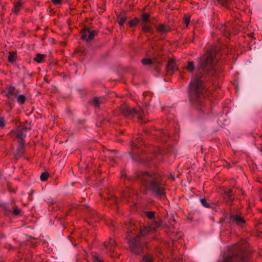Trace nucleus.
Instances as JSON below:
<instances>
[{
    "label": "nucleus",
    "instance_id": "obj_39",
    "mask_svg": "<svg viewBox=\"0 0 262 262\" xmlns=\"http://www.w3.org/2000/svg\"><path fill=\"white\" fill-rule=\"evenodd\" d=\"M52 3L54 5L60 4L61 3V0H52Z\"/></svg>",
    "mask_w": 262,
    "mask_h": 262
},
{
    "label": "nucleus",
    "instance_id": "obj_19",
    "mask_svg": "<svg viewBox=\"0 0 262 262\" xmlns=\"http://www.w3.org/2000/svg\"><path fill=\"white\" fill-rule=\"evenodd\" d=\"M225 197L228 198V199L230 201H233L234 199L232 190L231 189H228L225 191Z\"/></svg>",
    "mask_w": 262,
    "mask_h": 262
},
{
    "label": "nucleus",
    "instance_id": "obj_14",
    "mask_svg": "<svg viewBox=\"0 0 262 262\" xmlns=\"http://www.w3.org/2000/svg\"><path fill=\"white\" fill-rule=\"evenodd\" d=\"M18 143L19 144L17 147V149L15 155L16 159H18V158L21 157L25 152V142Z\"/></svg>",
    "mask_w": 262,
    "mask_h": 262
},
{
    "label": "nucleus",
    "instance_id": "obj_37",
    "mask_svg": "<svg viewBox=\"0 0 262 262\" xmlns=\"http://www.w3.org/2000/svg\"><path fill=\"white\" fill-rule=\"evenodd\" d=\"M6 121L4 117H0V127H4L5 126Z\"/></svg>",
    "mask_w": 262,
    "mask_h": 262
},
{
    "label": "nucleus",
    "instance_id": "obj_10",
    "mask_svg": "<svg viewBox=\"0 0 262 262\" xmlns=\"http://www.w3.org/2000/svg\"><path fill=\"white\" fill-rule=\"evenodd\" d=\"M229 219L230 223L235 224L236 225L240 226H243L246 222L243 217L237 214L231 213L229 215Z\"/></svg>",
    "mask_w": 262,
    "mask_h": 262
},
{
    "label": "nucleus",
    "instance_id": "obj_15",
    "mask_svg": "<svg viewBox=\"0 0 262 262\" xmlns=\"http://www.w3.org/2000/svg\"><path fill=\"white\" fill-rule=\"evenodd\" d=\"M18 93V90L13 86L9 85L7 87V92L6 96L9 98L11 96L16 97Z\"/></svg>",
    "mask_w": 262,
    "mask_h": 262
},
{
    "label": "nucleus",
    "instance_id": "obj_32",
    "mask_svg": "<svg viewBox=\"0 0 262 262\" xmlns=\"http://www.w3.org/2000/svg\"><path fill=\"white\" fill-rule=\"evenodd\" d=\"M202 205L206 208H211L210 205L207 202V200L205 199L202 198L200 199Z\"/></svg>",
    "mask_w": 262,
    "mask_h": 262
},
{
    "label": "nucleus",
    "instance_id": "obj_7",
    "mask_svg": "<svg viewBox=\"0 0 262 262\" xmlns=\"http://www.w3.org/2000/svg\"><path fill=\"white\" fill-rule=\"evenodd\" d=\"M142 135H138V137H137L135 139H134V141L132 142V151L130 152V154L132 158L134 159L135 160H138L137 159L135 158V156H139V152L137 150L140 148L139 144L142 141Z\"/></svg>",
    "mask_w": 262,
    "mask_h": 262
},
{
    "label": "nucleus",
    "instance_id": "obj_17",
    "mask_svg": "<svg viewBox=\"0 0 262 262\" xmlns=\"http://www.w3.org/2000/svg\"><path fill=\"white\" fill-rule=\"evenodd\" d=\"M157 30L159 33L164 34L168 32L170 30V28L168 25L159 24L157 26Z\"/></svg>",
    "mask_w": 262,
    "mask_h": 262
},
{
    "label": "nucleus",
    "instance_id": "obj_20",
    "mask_svg": "<svg viewBox=\"0 0 262 262\" xmlns=\"http://www.w3.org/2000/svg\"><path fill=\"white\" fill-rule=\"evenodd\" d=\"M45 57V55L40 53H37L36 57L34 58V60L37 63L41 62Z\"/></svg>",
    "mask_w": 262,
    "mask_h": 262
},
{
    "label": "nucleus",
    "instance_id": "obj_16",
    "mask_svg": "<svg viewBox=\"0 0 262 262\" xmlns=\"http://www.w3.org/2000/svg\"><path fill=\"white\" fill-rule=\"evenodd\" d=\"M23 5V3L21 2V0H17L13 4V8L12 10V12L15 14H17Z\"/></svg>",
    "mask_w": 262,
    "mask_h": 262
},
{
    "label": "nucleus",
    "instance_id": "obj_34",
    "mask_svg": "<svg viewBox=\"0 0 262 262\" xmlns=\"http://www.w3.org/2000/svg\"><path fill=\"white\" fill-rule=\"evenodd\" d=\"M15 60V57L14 54H12L11 53H10L8 56V61L10 62H13Z\"/></svg>",
    "mask_w": 262,
    "mask_h": 262
},
{
    "label": "nucleus",
    "instance_id": "obj_8",
    "mask_svg": "<svg viewBox=\"0 0 262 262\" xmlns=\"http://www.w3.org/2000/svg\"><path fill=\"white\" fill-rule=\"evenodd\" d=\"M117 151L104 149L103 150V155L105 158V161L111 166H113L115 163L114 158L116 157Z\"/></svg>",
    "mask_w": 262,
    "mask_h": 262
},
{
    "label": "nucleus",
    "instance_id": "obj_36",
    "mask_svg": "<svg viewBox=\"0 0 262 262\" xmlns=\"http://www.w3.org/2000/svg\"><path fill=\"white\" fill-rule=\"evenodd\" d=\"M190 18L189 16H184V23L186 25V26L187 27L190 23Z\"/></svg>",
    "mask_w": 262,
    "mask_h": 262
},
{
    "label": "nucleus",
    "instance_id": "obj_3",
    "mask_svg": "<svg viewBox=\"0 0 262 262\" xmlns=\"http://www.w3.org/2000/svg\"><path fill=\"white\" fill-rule=\"evenodd\" d=\"M135 177L155 196L160 199L165 196V183L159 174L140 171L136 174Z\"/></svg>",
    "mask_w": 262,
    "mask_h": 262
},
{
    "label": "nucleus",
    "instance_id": "obj_22",
    "mask_svg": "<svg viewBox=\"0 0 262 262\" xmlns=\"http://www.w3.org/2000/svg\"><path fill=\"white\" fill-rule=\"evenodd\" d=\"M17 102L20 104L22 105L24 104L26 100V97L24 95H19L18 96H17Z\"/></svg>",
    "mask_w": 262,
    "mask_h": 262
},
{
    "label": "nucleus",
    "instance_id": "obj_38",
    "mask_svg": "<svg viewBox=\"0 0 262 262\" xmlns=\"http://www.w3.org/2000/svg\"><path fill=\"white\" fill-rule=\"evenodd\" d=\"M13 213L15 215H17L19 214L20 212V209H19L18 208L16 207L13 210Z\"/></svg>",
    "mask_w": 262,
    "mask_h": 262
},
{
    "label": "nucleus",
    "instance_id": "obj_2",
    "mask_svg": "<svg viewBox=\"0 0 262 262\" xmlns=\"http://www.w3.org/2000/svg\"><path fill=\"white\" fill-rule=\"evenodd\" d=\"M156 212L151 211H146L143 215L151 221L148 226H144L140 231V234L136 237H132L130 233L135 230V226L131 222L127 223L123 227V230L126 231L127 238L130 251L135 253L139 254L142 251L144 243L143 236L155 232L159 227L162 226V221L155 216Z\"/></svg>",
    "mask_w": 262,
    "mask_h": 262
},
{
    "label": "nucleus",
    "instance_id": "obj_40",
    "mask_svg": "<svg viewBox=\"0 0 262 262\" xmlns=\"http://www.w3.org/2000/svg\"><path fill=\"white\" fill-rule=\"evenodd\" d=\"M175 221L174 220H172L170 222V228L171 227H174V225L172 224V223H174Z\"/></svg>",
    "mask_w": 262,
    "mask_h": 262
},
{
    "label": "nucleus",
    "instance_id": "obj_24",
    "mask_svg": "<svg viewBox=\"0 0 262 262\" xmlns=\"http://www.w3.org/2000/svg\"><path fill=\"white\" fill-rule=\"evenodd\" d=\"M222 32H224V34L226 36H228L230 34L229 29L226 25H223L221 28Z\"/></svg>",
    "mask_w": 262,
    "mask_h": 262
},
{
    "label": "nucleus",
    "instance_id": "obj_25",
    "mask_svg": "<svg viewBox=\"0 0 262 262\" xmlns=\"http://www.w3.org/2000/svg\"><path fill=\"white\" fill-rule=\"evenodd\" d=\"M89 215L91 219L93 220L94 221H97L98 220V216L95 211H92L90 212Z\"/></svg>",
    "mask_w": 262,
    "mask_h": 262
},
{
    "label": "nucleus",
    "instance_id": "obj_28",
    "mask_svg": "<svg viewBox=\"0 0 262 262\" xmlns=\"http://www.w3.org/2000/svg\"><path fill=\"white\" fill-rule=\"evenodd\" d=\"M142 262H153V258L150 255L147 254L144 256Z\"/></svg>",
    "mask_w": 262,
    "mask_h": 262
},
{
    "label": "nucleus",
    "instance_id": "obj_30",
    "mask_svg": "<svg viewBox=\"0 0 262 262\" xmlns=\"http://www.w3.org/2000/svg\"><path fill=\"white\" fill-rule=\"evenodd\" d=\"M139 22V19L138 18H135L133 20H130L128 21V24L130 26L133 27L136 26Z\"/></svg>",
    "mask_w": 262,
    "mask_h": 262
},
{
    "label": "nucleus",
    "instance_id": "obj_13",
    "mask_svg": "<svg viewBox=\"0 0 262 262\" xmlns=\"http://www.w3.org/2000/svg\"><path fill=\"white\" fill-rule=\"evenodd\" d=\"M177 70L176 62L173 60H169L166 65V70L168 74L171 75Z\"/></svg>",
    "mask_w": 262,
    "mask_h": 262
},
{
    "label": "nucleus",
    "instance_id": "obj_35",
    "mask_svg": "<svg viewBox=\"0 0 262 262\" xmlns=\"http://www.w3.org/2000/svg\"><path fill=\"white\" fill-rule=\"evenodd\" d=\"M126 18L124 17H121L118 19V23L120 26H123L124 23L126 21Z\"/></svg>",
    "mask_w": 262,
    "mask_h": 262
},
{
    "label": "nucleus",
    "instance_id": "obj_21",
    "mask_svg": "<svg viewBox=\"0 0 262 262\" xmlns=\"http://www.w3.org/2000/svg\"><path fill=\"white\" fill-rule=\"evenodd\" d=\"M186 69L189 72L192 73L194 69V63L193 61H188Z\"/></svg>",
    "mask_w": 262,
    "mask_h": 262
},
{
    "label": "nucleus",
    "instance_id": "obj_42",
    "mask_svg": "<svg viewBox=\"0 0 262 262\" xmlns=\"http://www.w3.org/2000/svg\"><path fill=\"white\" fill-rule=\"evenodd\" d=\"M99 121H101H101H102V120H101V118H100L99 119Z\"/></svg>",
    "mask_w": 262,
    "mask_h": 262
},
{
    "label": "nucleus",
    "instance_id": "obj_9",
    "mask_svg": "<svg viewBox=\"0 0 262 262\" xmlns=\"http://www.w3.org/2000/svg\"><path fill=\"white\" fill-rule=\"evenodd\" d=\"M97 32L95 30H91L90 29L86 28L83 29L81 32V38L82 40L89 41L94 38Z\"/></svg>",
    "mask_w": 262,
    "mask_h": 262
},
{
    "label": "nucleus",
    "instance_id": "obj_33",
    "mask_svg": "<svg viewBox=\"0 0 262 262\" xmlns=\"http://www.w3.org/2000/svg\"><path fill=\"white\" fill-rule=\"evenodd\" d=\"M149 15L148 14H143L142 16V20L143 21V23H146L149 19Z\"/></svg>",
    "mask_w": 262,
    "mask_h": 262
},
{
    "label": "nucleus",
    "instance_id": "obj_29",
    "mask_svg": "<svg viewBox=\"0 0 262 262\" xmlns=\"http://www.w3.org/2000/svg\"><path fill=\"white\" fill-rule=\"evenodd\" d=\"M93 262H103L102 259L98 256V255L95 253L92 254Z\"/></svg>",
    "mask_w": 262,
    "mask_h": 262
},
{
    "label": "nucleus",
    "instance_id": "obj_26",
    "mask_svg": "<svg viewBox=\"0 0 262 262\" xmlns=\"http://www.w3.org/2000/svg\"><path fill=\"white\" fill-rule=\"evenodd\" d=\"M141 62L144 66L150 65L152 63V60L150 58H145L142 59Z\"/></svg>",
    "mask_w": 262,
    "mask_h": 262
},
{
    "label": "nucleus",
    "instance_id": "obj_6",
    "mask_svg": "<svg viewBox=\"0 0 262 262\" xmlns=\"http://www.w3.org/2000/svg\"><path fill=\"white\" fill-rule=\"evenodd\" d=\"M130 195V192L128 189H126L123 192H120L119 194L120 199L123 200L128 201V198ZM119 199L116 195L113 194L109 195L107 198V201L111 205H117Z\"/></svg>",
    "mask_w": 262,
    "mask_h": 262
},
{
    "label": "nucleus",
    "instance_id": "obj_18",
    "mask_svg": "<svg viewBox=\"0 0 262 262\" xmlns=\"http://www.w3.org/2000/svg\"><path fill=\"white\" fill-rule=\"evenodd\" d=\"M101 100V98L95 97L91 101V103L94 106L95 108H98L100 106V104L102 103Z\"/></svg>",
    "mask_w": 262,
    "mask_h": 262
},
{
    "label": "nucleus",
    "instance_id": "obj_1",
    "mask_svg": "<svg viewBox=\"0 0 262 262\" xmlns=\"http://www.w3.org/2000/svg\"><path fill=\"white\" fill-rule=\"evenodd\" d=\"M198 60L199 66L203 70L204 74H197L189 84L190 101L192 105L197 109L202 107L203 100L205 97L206 90L204 81L218 73L216 53L214 50H207Z\"/></svg>",
    "mask_w": 262,
    "mask_h": 262
},
{
    "label": "nucleus",
    "instance_id": "obj_5",
    "mask_svg": "<svg viewBox=\"0 0 262 262\" xmlns=\"http://www.w3.org/2000/svg\"><path fill=\"white\" fill-rule=\"evenodd\" d=\"M242 251V245L237 243L233 246L231 254L223 256L218 262H247L244 258Z\"/></svg>",
    "mask_w": 262,
    "mask_h": 262
},
{
    "label": "nucleus",
    "instance_id": "obj_12",
    "mask_svg": "<svg viewBox=\"0 0 262 262\" xmlns=\"http://www.w3.org/2000/svg\"><path fill=\"white\" fill-rule=\"evenodd\" d=\"M27 128L25 127H18L17 129V137L18 138V142H24V138L26 136Z\"/></svg>",
    "mask_w": 262,
    "mask_h": 262
},
{
    "label": "nucleus",
    "instance_id": "obj_27",
    "mask_svg": "<svg viewBox=\"0 0 262 262\" xmlns=\"http://www.w3.org/2000/svg\"><path fill=\"white\" fill-rule=\"evenodd\" d=\"M142 30L144 32H149L150 33H153L154 32L153 30L149 26L145 24L143 25L142 27Z\"/></svg>",
    "mask_w": 262,
    "mask_h": 262
},
{
    "label": "nucleus",
    "instance_id": "obj_41",
    "mask_svg": "<svg viewBox=\"0 0 262 262\" xmlns=\"http://www.w3.org/2000/svg\"><path fill=\"white\" fill-rule=\"evenodd\" d=\"M84 121V120H82H82H79V121H78V123H79V124H81V123H82Z\"/></svg>",
    "mask_w": 262,
    "mask_h": 262
},
{
    "label": "nucleus",
    "instance_id": "obj_4",
    "mask_svg": "<svg viewBox=\"0 0 262 262\" xmlns=\"http://www.w3.org/2000/svg\"><path fill=\"white\" fill-rule=\"evenodd\" d=\"M120 110L123 115L127 118L130 119L135 116H137L138 120L142 123H146L148 121L143 119V117L145 116V113L144 110L140 107L132 108L124 104L120 106Z\"/></svg>",
    "mask_w": 262,
    "mask_h": 262
},
{
    "label": "nucleus",
    "instance_id": "obj_23",
    "mask_svg": "<svg viewBox=\"0 0 262 262\" xmlns=\"http://www.w3.org/2000/svg\"><path fill=\"white\" fill-rule=\"evenodd\" d=\"M216 1L226 8H228L229 4L231 2V0H216Z\"/></svg>",
    "mask_w": 262,
    "mask_h": 262
},
{
    "label": "nucleus",
    "instance_id": "obj_31",
    "mask_svg": "<svg viewBox=\"0 0 262 262\" xmlns=\"http://www.w3.org/2000/svg\"><path fill=\"white\" fill-rule=\"evenodd\" d=\"M49 174L48 172H42L40 175V180L41 181H45L47 180Z\"/></svg>",
    "mask_w": 262,
    "mask_h": 262
},
{
    "label": "nucleus",
    "instance_id": "obj_11",
    "mask_svg": "<svg viewBox=\"0 0 262 262\" xmlns=\"http://www.w3.org/2000/svg\"><path fill=\"white\" fill-rule=\"evenodd\" d=\"M104 246L109 250L110 256L114 257V252L115 249V242L114 239L110 238L108 241H105L104 243Z\"/></svg>",
    "mask_w": 262,
    "mask_h": 262
}]
</instances>
